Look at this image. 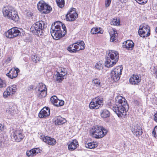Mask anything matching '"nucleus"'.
<instances>
[{
    "instance_id": "obj_11",
    "label": "nucleus",
    "mask_w": 157,
    "mask_h": 157,
    "mask_svg": "<svg viewBox=\"0 0 157 157\" xmlns=\"http://www.w3.org/2000/svg\"><path fill=\"white\" fill-rule=\"evenodd\" d=\"M130 129L133 134L136 136H140L143 132L141 127L138 124L136 126L132 125L131 126Z\"/></svg>"
},
{
    "instance_id": "obj_9",
    "label": "nucleus",
    "mask_w": 157,
    "mask_h": 157,
    "mask_svg": "<svg viewBox=\"0 0 157 157\" xmlns=\"http://www.w3.org/2000/svg\"><path fill=\"white\" fill-rule=\"evenodd\" d=\"M63 31H59L58 32H51V34L54 39L58 40L65 35L67 33L66 28L65 26H63Z\"/></svg>"
},
{
    "instance_id": "obj_5",
    "label": "nucleus",
    "mask_w": 157,
    "mask_h": 157,
    "mask_svg": "<svg viewBox=\"0 0 157 157\" xmlns=\"http://www.w3.org/2000/svg\"><path fill=\"white\" fill-rule=\"evenodd\" d=\"M138 33L141 37H147L150 34V27L145 24H142L140 26Z\"/></svg>"
},
{
    "instance_id": "obj_41",
    "label": "nucleus",
    "mask_w": 157,
    "mask_h": 157,
    "mask_svg": "<svg viewBox=\"0 0 157 157\" xmlns=\"http://www.w3.org/2000/svg\"><path fill=\"white\" fill-rule=\"evenodd\" d=\"M64 101L60 100L58 99V100L57 101V102L55 105L56 106H63L64 104Z\"/></svg>"
},
{
    "instance_id": "obj_32",
    "label": "nucleus",
    "mask_w": 157,
    "mask_h": 157,
    "mask_svg": "<svg viewBox=\"0 0 157 157\" xmlns=\"http://www.w3.org/2000/svg\"><path fill=\"white\" fill-rule=\"evenodd\" d=\"M85 145L86 148L90 149H93L97 146V144H95L94 142L86 143L85 144Z\"/></svg>"
},
{
    "instance_id": "obj_39",
    "label": "nucleus",
    "mask_w": 157,
    "mask_h": 157,
    "mask_svg": "<svg viewBox=\"0 0 157 157\" xmlns=\"http://www.w3.org/2000/svg\"><path fill=\"white\" fill-rule=\"evenodd\" d=\"M12 95V94L11 92H9V91L6 89V90L4 92L3 96V97L6 98L8 97L9 96Z\"/></svg>"
},
{
    "instance_id": "obj_55",
    "label": "nucleus",
    "mask_w": 157,
    "mask_h": 157,
    "mask_svg": "<svg viewBox=\"0 0 157 157\" xmlns=\"http://www.w3.org/2000/svg\"><path fill=\"white\" fill-rule=\"evenodd\" d=\"M120 2H124L125 3L127 1V0H119Z\"/></svg>"
},
{
    "instance_id": "obj_16",
    "label": "nucleus",
    "mask_w": 157,
    "mask_h": 157,
    "mask_svg": "<svg viewBox=\"0 0 157 157\" xmlns=\"http://www.w3.org/2000/svg\"><path fill=\"white\" fill-rule=\"evenodd\" d=\"M19 72V70L18 68L11 69L9 72L6 74V76L9 78L13 79L16 78L17 75L18 73Z\"/></svg>"
},
{
    "instance_id": "obj_23",
    "label": "nucleus",
    "mask_w": 157,
    "mask_h": 157,
    "mask_svg": "<svg viewBox=\"0 0 157 157\" xmlns=\"http://www.w3.org/2000/svg\"><path fill=\"white\" fill-rule=\"evenodd\" d=\"M12 13L10 14V17H9L8 19L15 22L19 20V17L17 12L14 9Z\"/></svg>"
},
{
    "instance_id": "obj_40",
    "label": "nucleus",
    "mask_w": 157,
    "mask_h": 157,
    "mask_svg": "<svg viewBox=\"0 0 157 157\" xmlns=\"http://www.w3.org/2000/svg\"><path fill=\"white\" fill-rule=\"evenodd\" d=\"M58 100V99H57V97L56 96H52L50 98L51 102L54 105H55Z\"/></svg>"
},
{
    "instance_id": "obj_50",
    "label": "nucleus",
    "mask_w": 157,
    "mask_h": 157,
    "mask_svg": "<svg viewBox=\"0 0 157 157\" xmlns=\"http://www.w3.org/2000/svg\"><path fill=\"white\" fill-rule=\"evenodd\" d=\"M33 14L30 12H28L27 13V15L28 17H30L32 16Z\"/></svg>"
},
{
    "instance_id": "obj_10",
    "label": "nucleus",
    "mask_w": 157,
    "mask_h": 157,
    "mask_svg": "<svg viewBox=\"0 0 157 157\" xmlns=\"http://www.w3.org/2000/svg\"><path fill=\"white\" fill-rule=\"evenodd\" d=\"M78 17V14L75 8H73L69 11L66 15V19L67 21H74Z\"/></svg>"
},
{
    "instance_id": "obj_42",
    "label": "nucleus",
    "mask_w": 157,
    "mask_h": 157,
    "mask_svg": "<svg viewBox=\"0 0 157 157\" xmlns=\"http://www.w3.org/2000/svg\"><path fill=\"white\" fill-rule=\"evenodd\" d=\"M59 71L60 72H59V73H60L61 75H62V76H65L67 74L66 70L65 68H60Z\"/></svg>"
},
{
    "instance_id": "obj_7",
    "label": "nucleus",
    "mask_w": 157,
    "mask_h": 157,
    "mask_svg": "<svg viewBox=\"0 0 157 157\" xmlns=\"http://www.w3.org/2000/svg\"><path fill=\"white\" fill-rule=\"evenodd\" d=\"M122 70V68L120 66H117L113 69L111 73V79L115 82L118 81L121 75Z\"/></svg>"
},
{
    "instance_id": "obj_6",
    "label": "nucleus",
    "mask_w": 157,
    "mask_h": 157,
    "mask_svg": "<svg viewBox=\"0 0 157 157\" xmlns=\"http://www.w3.org/2000/svg\"><path fill=\"white\" fill-rule=\"evenodd\" d=\"M24 137V134L21 130H13L11 133L12 139L17 142L21 141Z\"/></svg>"
},
{
    "instance_id": "obj_21",
    "label": "nucleus",
    "mask_w": 157,
    "mask_h": 157,
    "mask_svg": "<svg viewBox=\"0 0 157 157\" xmlns=\"http://www.w3.org/2000/svg\"><path fill=\"white\" fill-rule=\"evenodd\" d=\"M109 33L110 36V41L113 42L115 40V38L117 36V32L114 29L112 28H110L109 29Z\"/></svg>"
},
{
    "instance_id": "obj_24",
    "label": "nucleus",
    "mask_w": 157,
    "mask_h": 157,
    "mask_svg": "<svg viewBox=\"0 0 157 157\" xmlns=\"http://www.w3.org/2000/svg\"><path fill=\"white\" fill-rule=\"evenodd\" d=\"M107 133V131L102 126H99V138H102Z\"/></svg>"
},
{
    "instance_id": "obj_4",
    "label": "nucleus",
    "mask_w": 157,
    "mask_h": 157,
    "mask_svg": "<svg viewBox=\"0 0 157 157\" xmlns=\"http://www.w3.org/2000/svg\"><path fill=\"white\" fill-rule=\"evenodd\" d=\"M37 8L40 11L44 13H49L52 9L50 6L42 0L40 1L38 3Z\"/></svg>"
},
{
    "instance_id": "obj_60",
    "label": "nucleus",
    "mask_w": 157,
    "mask_h": 157,
    "mask_svg": "<svg viewBox=\"0 0 157 157\" xmlns=\"http://www.w3.org/2000/svg\"><path fill=\"white\" fill-rule=\"evenodd\" d=\"M155 32H156V33H157V27H156V29H155Z\"/></svg>"
},
{
    "instance_id": "obj_56",
    "label": "nucleus",
    "mask_w": 157,
    "mask_h": 157,
    "mask_svg": "<svg viewBox=\"0 0 157 157\" xmlns=\"http://www.w3.org/2000/svg\"><path fill=\"white\" fill-rule=\"evenodd\" d=\"M29 87L30 89H33L34 88V86L33 85H30L29 86Z\"/></svg>"
},
{
    "instance_id": "obj_46",
    "label": "nucleus",
    "mask_w": 157,
    "mask_h": 157,
    "mask_svg": "<svg viewBox=\"0 0 157 157\" xmlns=\"http://www.w3.org/2000/svg\"><path fill=\"white\" fill-rule=\"evenodd\" d=\"M104 104L103 98H99V108L102 107Z\"/></svg>"
},
{
    "instance_id": "obj_58",
    "label": "nucleus",
    "mask_w": 157,
    "mask_h": 157,
    "mask_svg": "<svg viewBox=\"0 0 157 157\" xmlns=\"http://www.w3.org/2000/svg\"><path fill=\"white\" fill-rule=\"evenodd\" d=\"M155 74L156 76V77L157 78V70L155 72Z\"/></svg>"
},
{
    "instance_id": "obj_8",
    "label": "nucleus",
    "mask_w": 157,
    "mask_h": 157,
    "mask_svg": "<svg viewBox=\"0 0 157 157\" xmlns=\"http://www.w3.org/2000/svg\"><path fill=\"white\" fill-rule=\"evenodd\" d=\"M21 32L17 28H13L9 30L6 33V37L12 38L19 36Z\"/></svg>"
},
{
    "instance_id": "obj_22",
    "label": "nucleus",
    "mask_w": 157,
    "mask_h": 157,
    "mask_svg": "<svg viewBox=\"0 0 157 157\" xmlns=\"http://www.w3.org/2000/svg\"><path fill=\"white\" fill-rule=\"evenodd\" d=\"M98 98H95L92 99L91 101L89 104V107L90 109H98Z\"/></svg>"
},
{
    "instance_id": "obj_25",
    "label": "nucleus",
    "mask_w": 157,
    "mask_h": 157,
    "mask_svg": "<svg viewBox=\"0 0 157 157\" xmlns=\"http://www.w3.org/2000/svg\"><path fill=\"white\" fill-rule=\"evenodd\" d=\"M78 48V47L76 46L75 43H74L70 45L67 48V49L70 53H76L78 51L77 48Z\"/></svg>"
},
{
    "instance_id": "obj_27",
    "label": "nucleus",
    "mask_w": 157,
    "mask_h": 157,
    "mask_svg": "<svg viewBox=\"0 0 157 157\" xmlns=\"http://www.w3.org/2000/svg\"><path fill=\"white\" fill-rule=\"evenodd\" d=\"M76 46L78 47V48H77L78 51L80 50H83L85 48V45L84 42L82 40H79L75 43Z\"/></svg>"
},
{
    "instance_id": "obj_33",
    "label": "nucleus",
    "mask_w": 157,
    "mask_h": 157,
    "mask_svg": "<svg viewBox=\"0 0 157 157\" xmlns=\"http://www.w3.org/2000/svg\"><path fill=\"white\" fill-rule=\"evenodd\" d=\"M9 92H11L12 94L13 93L16 92L17 90L16 86L15 85H11L8 87L7 89Z\"/></svg>"
},
{
    "instance_id": "obj_51",
    "label": "nucleus",
    "mask_w": 157,
    "mask_h": 157,
    "mask_svg": "<svg viewBox=\"0 0 157 157\" xmlns=\"http://www.w3.org/2000/svg\"><path fill=\"white\" fill-rule=\"evenodd\" d=\"M104 65V64H100V66H99V71H100V70L101 71L102 69H103Z\"/></svg>"
},
{
    "instance_id": "obj_57",
    "label": "nucleus",
    "mask_w": 157,
    "mask_h": 157,
    "mask_svg": "<svg viewBox=\"0 0 157 157\" xmlns=\"http://www.w3.org/2000/svg\"><path fill=\"white\" fill-rule=\"evenodd\" d=\"M98 63H97L95 66V67L96 68H98Z\"/></svg>"
},
{
    "instance_id": "obj_20",
    "label": "nucleus",
    "mask_w": 157,
    "mask_h": 157,
    "mask_svg": "<svg viewBox=\"0 0 157 157\" xmlns=\"http://www.w3.org/2000/svg\"><path fill=\"white\" fill-rule=\"evenodd\" d=\"M41 151V150L39 148H35L27 151L26 154L29 157L33 156L40 153Z\"/></svg>"
},
{
    "instance_id": "obj_47",
    "label": "nucleus",
    "mask_w": 157,
    "mask_h": 157,
    "mask_svg": "<svg viewBox=\"0 0 157 157\" xmlns=\"http://www.w3.org/2000/svg\"><path fill=\"white\" fill-rule=\"evenodd\" d=\"M137 2L140 4H143L146 3L147 0H135Z\"/></svg>"
},
{
    "instance_id": "obj_14",
    "label": "nucleus",
    "mask_w": 157,
    "mask_h": 157,
    "mask_svg": "<svg viewBox=\"0 0 157 157\" xmlns=\"http://www.w3.org/2000/svg\"><path fill=\"white\" fill-rule=\"evenodd\" d=\"M141 79L140 75L133 74L129 78V82L132 85H138L141 81Z\"/></svg>"
},
{
    "instance_id": "obj_38",
    "label": "nucleus",
    "mask_w": 157,
    "mask_h": 157,
    "mask_svg": "<svg viewBox=\"0 0 157 157\" xmlns=\"http://www.w3.org/2000/svg\"><path fill=\"white\" fill-rule=\"evenodd\" d=\"M120 22L117 21L116 18H113L111 22V24L114 25L118 26L120 25Z\"/></svg>"
},
{
    "instance_id": "obj_26",
    "label": "nucleus",
    "mask_w": 157,
    "mask_h": 157,
    "mask_svg": "<svg viewBox=\"0 0 157 157\" xmlns=\"http://www.w3.org/2000/svg\"><path fill=\"white\" fill-rule=\"evenodd\" d=\"M66 122V119L62 117L58 116L55 118V123L56 124L58 125L62 124Z\"/></svg>"
},
{
    "instance_id": "obj_48",
    "label": "nucleus",
    "mask_w": 157,
    "mask_h": 157,
    "mask_svg": "<svg viewBox=\"0 0 157 157\" xmlns=\"http://www.w3.org/2000/svg\"><path fill=\"white\" fill-rule=\"evenodd\" d=\"M111 1V0H105V4L106 7H107L109 6Z\"/></svg>"
},
{
    "instance_id": "obj_17",
    "label": "nucleus",
    "mask_w": 157,
    "mask_h": 157,
    "mask_svg": "<svg viewBox=\"0 0 157 157\" xmlns=\"http://www.w3.org/2000/svg\"><path fill=\"white\" fill-rule=\"evenodd\" d=\"M40 139L43 141L51 145H53L56 143V140L55 139L49 137L41 136Z\"/></svg>"
},
{
    "instance_id": "obj_59",
    "label": "nucleus",
    "mask_w": 157,
    "mask_h": 157,
    "mask_svg": "<svg viewBox=\"0 0 157 157\" xmlns=\"http://www.w3.org/2000/svg\"><path fill=\"white\" fill-rule=\"evenodd\" d=\"M98 84H99V86H101V82H99Z\"/></svg>"
},
{
    "instance_id": "obj_54",
    "label": "nucleus",
    "mask_w": 157,
    "mask_h": 157,
    "mask_svg": "<svg viewBox=\"0 0 157 157\" xmlns=\"http://www.w3.org/2000/svg\"><path fill=\"white\" fill-rule=\"evenodd\" d=\"M3 129V126L2 124H0V132L2 131Z\"/></svg>"
},
{
    "instance_id": "obj_37",
    "label": "nucleus",
    "mask_w": 157,
    "mask_h": 157,
    "mask_svg": "<svg viewBox=\"0 0 157 157\" xmlns=\"http://www.w3.org/2000/svg\"><path fill=\"white\" fill-rule=\"evenodd\" d=\"M58 6L60 8H62L64 6V0H56Z\"/></svg>"
},
{
    "instance_id": "obj_28",
    "label": "nucleus",
    "mask_w": 157,
    "mask_h": 157,
    "mask_svg": "<svg viewBox=\"0 0 157 157\" xmlns=\"http://www.w3.org/2000/svg\"><path fill=\"white\" fill-rule=\"evenodd\" d=\"M37 95L39 98L45 97L47 95V90H36Z\"/></svg>"
},
{
    "instance_id": "obj_3",
    "label": "nucleus",
    "mask_w": 157,
    "mask_h": 157,
    "mask_svg": "<svg viewBox=\"0 0 157 157\" xmlns=\"http://www.w3.org/2000/svg\"><path fill=\"white\" fill-rule=\"evenodd\" d=\"M44 25L43 21L36 22L31 26L30 31L35 35H41L44 31Z\"/></svg>"
},
{
    "instance_id": "obj_19",
    "label": "nucleus",
    "mask_w": 157,
    "mask_h": 157,
    "mask_svg": "<svg viewBox=\"0 0 157 157\" xmlns=\"http://www.w3.org/2000/svg\"><path fill=\"white\" fill-rule=\"evenodd\" d=\"M67 145L68 150L71 151H74L78 146V142L75 139L68 142Z\"/></svg>"
},
{
    "instance_id": "obj_13",
    "label": "nucleus",
    "mask_w": 157,
    "mask_h": 157,
    "mask_svg": "<svg viewBox=\"0 0 157 157\" xmlns=\"http://www.w3.org/2000/svg\"><path fill=\"white\" fill-rule=\"evenodd\" d=\"M14 8L11 6H6L3 8L2 13L3 16L8 19L10 17V15L12 13Z\"/></svg>"
},
{
    "instance_id": "obj_12",
    "label": "nucleus",
    "mask_w": 157,
    "mask_h": 157,
    "mask_svg": "<svg viewBox=\"0 0 157 157\" xmlns=\"http://www.w3.org/2000/svg\"><path fill=\"white\" fill-rule=\"evenodd\" d=\"M63 26H65L64 24L59 21H58L53 23L51 26V33L52 32H58L59 31H62L61 28L63 29Z\"/></svg>"
},
{
    "instance_id": "obj_44",
    "label": "nucleus",
    "mask_w": 157,
    "mask_h": 157,
    "mask_svg": "<svg viewBox=\"0 0 157 157\" xmlns=\"http://www.w3.org/2000/svg\"><path fill=\"white\" fill-rule=\"evenodd\" d=\"M98 28L94 27L91 29V33L93 34H97L98 33Z\"/></svg>"
},
{
    "instance_id": "obj_15",
    "label": "nucleus",
    "mask_w": 157,
    "mask_h": 157,
    "mask_svg": "<svg viewBox=\"0 0 157 157\" xmlns=\"http://www.w3.org/2000/svg\"><path fill=\"white\" fill-rule=\"evenodd\" d=\"M50 110L49 108L47 107H44L40 111L39 114V117L40 118L46 117L50 115Z\"/></svg>"
},
{
    "instance_id": "obj_34",
    "label": "nucleus",
    "mask_w": 157,
    "mask_h": 157,
    "mask_svg": "<svg viewBox=\"0 0 157 157\" xmlns=\"http://www.w3.org/2000/svg\"><path fill=\"white\" fill-rule=\"evenodd\" d=\"M36 90H47L46 86L42 83H39L36 88Z\"/></svg>"
},
{
    "instance_id": "obj_30",
    "label": "nucleus",
    "mask_w": 157,
    "mask_h": 157,
    "mask_svg": "<svg viewBox=\"0 0 157 157\" xmlns=\"http://www.w3.org/2000/svg\"><path fill=\"white\" fill-rule=\"evenodd\" d=\"M15 109L13 106H10L6 110L7 114L9 115H13L15 113Z\"/></svg>"
},
{
    "instance_id": "obj_36",
    "label": "nucleus",
    "mask_w": 157,
    "mask_h": 157,
    "mask_svg": "<svg viewBox=\"0 0 157 157\" xmlns=\"http://www.w3.org/2000/svg\"><path fill=\"white\" fill-rule=\"evenodd\" d=\"M32 60L34 63H36L40 60V57L36 55H32L31 56Z\"/></svg>"
},
{
    "instance_id": "obj_2",
    "label": "nucleus",
    "mask_w": 157,
    "mask_h": 157,
    "mask_svg": "<svg viewBox=\"0 0 157 157\" xmlns=\"http://www.w3.org/2000/svg\"><path fill=\"white\" fill-rule=\"evenodd\" d=\"M119 58V54L117 52L114 50L109 51L108 57L105 66L108 67H113L118 61Z\"/></svg>"
},
{
    "instance_id": "obj_35",
    "label": "nucleus",
    "mask_w": 157,
    "mask_h": 157,
    "mask_svg": "<svg viewBox=\"0 0 157 157\" xmlns=\"http://www.w3.org/2000/svg\"><path fill=\"white\" fill-rule=\"evenodd\" d=\"M65 76H62L61 75L59 72L57 71V74L56 75V81L59 82L62 81L64 79V77Z\"/></svg>"
},
{
    "instance_id": "obj_43",
    "label": "nucleus",
    "mask_w": 157,
    "mask_h": 157,
    "mask_svg": "<svg viewBox=\"0 0 157 157\" xmlns=\"http://www.w3.org/2000/svg\"><path fill=\"white\" fill-rule=\"evenodd\" d=\"M6 86V82L0 78V88L5 87Z\"/></svg>"
},
{
    "instance_id": "obj_49",
    "label": "nucleus",
    "mask_w": 157,
    "mask_h": 157,
    "mask_svg": "<svg viewBox=\"0 0 157 157\" xmlns=\"http://www.w3.org/2000/svg\"><path fill=\"white\" fill-rule=\"evenodd\" d=\"M92 82L93 83L95 84L96 86L98 84V81L97 79H94L93 80Z\"/></svg>"
},
{
    "instance_id": "obj_53",
    "label": "nucleus",
    "mask_w": 157,
    "mask_h": 157,
    "mask_svg": "<svg viewBox=\"0 0 157 157\" xmlns=\"http://www.w3.org/2000/svg\"><path fill=\"white\" fill-rule=\"evenodd\" d=\"M154 120L157 122V112L154 115Z\"/></svg>"
},
{
    "instance_id": "obj_45",
    "label": "nucleus",
    "mask_w": 157,
    "mask_h": 157,
    "mask_svg": "<svg viewBox=\"0 0 157 157\" xmlns=\"http://www.w3.org/2000/svg\"><path fill=\"white\" fill-rule=\"evenodd\" d=\"M152 133L153 136L155 138H157V126L155 127L152 131Z\"/></svg>"
},
{
    "instance_id": "obj_1",
    "label": "nucleus",
    "mask_w": 157,
    "mask_h": 157,
    "mask_svg": "<svg viewBox=\"0 0 157 157\" xmlns=\"http://www.w3.org/2000/svg\"><path fill=\"white\" fill-rule=\"evenodd\" d=\"M116 105L111 106L110 108L112 109L119 117L124 118L128 109V105L126 100L124 98L120 96L115 98Z\"/></svg>"
},
{
    "instance_id": "obj_18",
    "label": "nucleus",
    "mask_w": 157,
    "mask_h": 157,
    "mask_svg": "<svg viewBox=\"0 0 157 157\" xmlns=\"http://www.w3.org/2000/svg\"><path fill=\"white\" fill-rule=\"evenodd\" d=\"M134 44L133 41L130 40H127L124 42L122 44L123 48H125L128 50H132L134 46Z\"/></svg>"
},
{
    "instance_id": "obj_52",
    "label": "nucleus",
    "mask_w": 157,
    "mask_h": 157,
    "mask_svg": "<svg viewBox=\"0 0 157 157\" xmlns=\"http://www.w3.org/2000/svg\"><path fill=\"white\" fill-rule=\"evenodd\" d=\"M99 33L102 34L103 33L104 31L102 29L99 27Z\"/></svg>"
},
{
    "instance_id": "obj_31",
    "label": "nucleus",
    "mask_w": 157,
    "mask_h": 157,
    "mask_svg": "<svg viewBox=\"0 0 157 157\" xmlns=\"http://www.w3.org/2000/svg\"><path fill=\"white\" fill-rule=\"evenodd\" d=\"M92 133V136L93 137L98 138V127L96 126L94 128H92L91 131Z\"/></svg>"
},
{
    "instance_id": "obj_29",
    "label": "nucleus",
    "mask_w": 157,
    "mask_h": 157,
    "mask_svg": "<svg viewBox=\"0 0 157 157\" xmlns=\"http://www.w3.org/2000/svg\"><path fill=\"white\" fill-rule=\"evenodd\" d=\"M101 117L102 118H106L110 116V113L107 109L102 110L100 113Z\"/></svg>"
}]
</instances>
